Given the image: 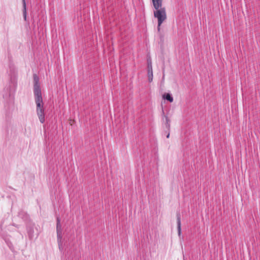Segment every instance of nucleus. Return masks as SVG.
<instances>
[{"label":"nucleus","instance_id":"nucleus-10","mask_svg":"<svg viewBox=\"0 0 260 260\" xmlns=\"http://www.w3.org/2000/svg\"><path fill=\"white\" fill-rule=\"evenodd\" d=\"M162 97L164 100H167L171 103L173 101V98L170 93H165L162 95Z\"/></svg>","mask_w":260,"mask_h":260},{"label":"nucleus","instance_id":"nucleus-9","mask_svg":"<svg viewBox=\"0 0 260 260\" xmlns=\"http://www.w3.org/2000/svg\"><path fill=\"white\" fill-rule=\"evenodd\" d=\"M162 114L163 116L165 118L166 123L165 126L166 128L167 129L168 131H170V120L167 116L165 115V113L164 111L162 110Z\"/></svg>","mask_w":260,"mask_h":260},{"label":"nucleus","instance_id":"nucleus-2","mask_svg":"<svg viewBox=\"0 0 260 260\" xmlns=\"http://www.w3.org/2000/svg\"><path fill=\"white\" fill-rule=\"evenodd\" d=\"M154 8L156 10L154 12V16L157 18L159 25H161L166 19V13L165 8H161L162 0H152Z\"/></svg>","mask_w":260,"mask_h":260},{"label":"nucleus","instance_id":"nucleus-5","mask_svg":"<svg viewBox=\"0 0 260 260\" xmlns=\"http://www.w3.org/2000/svg\"><path fill=\"white\" fill-rule=\"evenodd\" d=\"M57 223H56V232L58 239L61 237V225L60 224V220L59 217H57Z\"/></svg>","mask_w":260,"mask_h":260},{"label":"nucleus","instance_id":"nucleus-6","mask_svg":"<svg viewBox=\"0 0 260 260\" xmlns=\"http://www.w3.org/2000/svg\"><path fill=\"white\" fill-rule=\"evenodd\" d=\"M177 217V230L178 235L180 236L181 235V215L179 212H177L176 213Z\"/></svg>","mask_w":260,"mask_h":260},{"label":"nucleus","instance_id":"nucleus-12","mask_svg":"<svg viewBox=\"0 0 260 260\" xmlns=\"http://www.w3.org/2000/svg\"><path fill=\"white\" fill-rule=\"evenodd\" d=\"M9 96L10 99H11V100L12 101H13V99H14V95H13V94L12 93H9Z\"/></svg>","mask_w":260,"mask_h":260},{"label":"nucleus","instance_id":"nucleus-8","mask_svg":"<svg viewBox=\"0 0 260 260\" xmlns=\"http://www.w3.org/2000/svg\"><path fill=\"white\" fill-rule=\"evenodd\" d=\"M148 80L149 82H151L153 80V71L152 68H147Z\"/></svg>","mask_w":260,"mask_h":260},{"label":"nucleus","instance_id":"nucleus-11","mask_svg":"<svg viewBox=\"0 0 260 260\" xmlns=\"http://www.w3.org/2000/svg\"><path fill=\"white\" fill-rule=\"evenodd\" d=\"M147 68H152V61H151V59H150V58L147 59Z\"/></svg>","mask_w":260,"mask_h":260},{"label":"nucleus","instance_id":"nucleus-16","mask_svg":"<svg viewBox=\"0 0 260 260\" xmlns=\"http://www.w3.org/2000/svg\"><path fill=\"white\" fill-rule=\"evenodd\" d=\"M6 96H7V95H4V98H6Z\"/></svg>","mask_w":260,"mask_h":260},{"label":"nucleus","instance_id":"nucleus-4","mask_svg":"<svg viewBox=\"0 0 260 260\" xmlns=\"http://www.w3.org/2000/svg\"><path fill=\"white\" fill-rule=\"evenodd\" d=\"M18 216L25 222H27L29 221V215L23 210H21L18 212Z\"/></svg>","mask_w":260,"mask_h":260},{"label":"nucleus","instance_id":"nucleus-13","mask_svg":"<svg viewBox=\"0 0 260 260\" xmlns=\"http://www.w3.org/2000/svg\"><path fill=\"white\" fill-rule=\"evenodd\" d=\"M160 25H159V22H158L157 29L158 31H159V30H160Z\"/></svg>","mask_w":260,"mask_h":260},{"label":"nucleus","instance_id":"nucleus-15","mask_svg":"<svg viewBox=\"0 0 260 260\" xmlns=\"http://www.w3.org/2000/svg\"><path fill=\"white\" fill-rule=\"evenodd\" d=\"M12 225H13V226H16V227H18L17 225H16V224H15V223H13Z\"/></svg>","mask_w":260,"mask_h":260},{"label":"nucleus","instance_id":"nucleus-1","mask_svg":"<svg viewBox=\"0 0 260 260\" xmlns=\"http://www.w3.org/2000/svg\"><path fill=\"white\" fill-rule=\"evenodd\" d=\"M33 82L34 99L37 106L36 111L40 122L43 123L45 122L44 109L39 78L37 74L33 75Z\"/></svg>","mask_w":260,"mask_h":260},{"label":"nucleus","instance_id":"nucleus-3","mask_svg":"<svg viewBox=\"0 0 260 260\" xmlns=\"http://www.w3.org/2000/svg\"><path fill=\"white\" fill-rule=\"evenodd\" d=\"M34 223L27 225V232L29 239L32 240L34 237Z\"/></svg>","mask_w":260,"mask_h":260},{"label":"nucleus","instance_id":"nucleus-7","mask_svg":"<svg viewBox=\"0 0 260 260\" xmlns=\"http://www.w3.org/2000/svg\"><path fill=\"white\" fill-rule=\"evenodd\" d=\"M22 6H23V18L25 21H26V15H27V12H26V5L25 0H22Z\"/></svg>","mask_w":260,"mask_h":260},{"label":"nucleus","instance_id":"nucleus-14","mask_svg":"<svg viewBox=\"0 0 260 260\" xmlns=\"http://www.w3.org/2000/svg\"><path fill=\"white\" fill-rule=\"evenodd\" d=\"M169 137H170V132H169V131H168V134L167 135V138H169Z\"/></svg>","mask_w":260,"mask_h":260}]
</instances>
